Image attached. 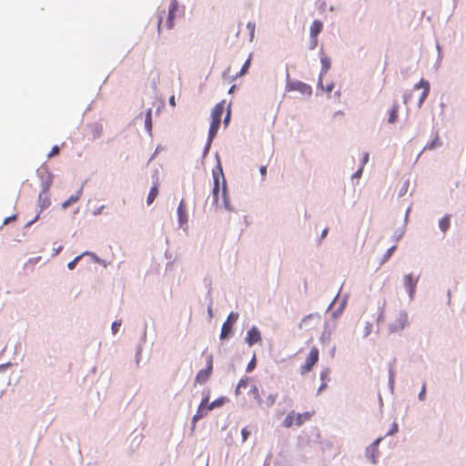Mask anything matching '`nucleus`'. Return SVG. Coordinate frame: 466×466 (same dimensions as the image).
<instances>
[{"label": "nucleus", "mask_w": 466, "mask_h": 466, "mask_svg": "<svg viewBox=\"0 0 466 466\" xmlns=\"http://www.w3.org/2000/svg\"><path fill=\"white\" fill-rule=\"evenodd\" d=\"M249 66H250V58H248V59L244 63V65L242 66V67H241V69H240L239 73H238L236 76H244V75L247 73V71H248V69Z\"/></svg>", "instance_id": "bb28decb"}, {"label": "nucleus", "mask_w": 466, "mask_h": 466, "mask_svg": "<svg viewBox=\"0 0 466 466\" xmlns=\"http://www.w3.org/2000/svg\"><path fill=\"white\" fill-rule=\"evenodd\" d=\"M295 425V412H289L283 420L285 428H290Z\"/></svg>", "instance_id": "5701e85b"}, {"label": "nucleus", "mask_w": 466, "mask_h": 466, "mask_svg": "<svg viewBox=\"0 0 466 466\" xmlns=\"http://www.w3.org/2000/svg\"><path fill=\"white\" fill-rule=\"evenodd\" d=\"M327 233H328V228H325V229L322 231L321 238H325V237H326V235H327Z\"/></svg>", "instance_id": "09e8293b"}, {"label": "nucleus", "mask_w": 466, "mask_h": 466, "mask_svg": "<svg viewBox=\"0 0 466 466\" xmlns=\"http://www.w3.org/2000/svg\"><path fill=\"white\" fill-rule=\"evenodd\" d=\"M450 225H451V220H450L449 216L443 217L439 222V227H440L441 230L443 232H446L449 229Z\"/></svg>", "instance_id": "b1692460"}, {"label": "nucleus", "mask_w": 466, "mask_h": 466, "mask_svg": "<svg viewBox=\"0 0 466 466\" xmlns=\"http://www.w3.org/2000/svg\"><path fill=\"white\" fill-rule=\"evenodd\" d=\"M259 171H260L261 176L265 177L267 174V167L266 166L260 167Z\"/></svg>", "instance_id": "c03bdc74"}, {"label": "nucleus", "mask_w": 466, "mask_h": 466, "mask_svg": "<svg viewBox=\"0 0 466 466\" xmlns=\"http://www.w3.org/2000/svg\"><path fill=\"white\" fill-rule=\"evenodd\" d=\"M404 286L409 290L411 297L418 282V278H414L412 274H407L403 278Z\"/></svg>", "instance_id": "ddd939ff"}, {"label": "nucleus", "mask_w": 466, "mask_h": 466, "mask_svg": "<svg viewBox=\"0 0 466 466\" xmlns=\"http://www.w3.org/2000/svg\"><path fill=\"white\" fill-rule=\"evenodd\" d=\"M441 146V141L438 136H436L429 144L424 147V150H433Z\"/></svg>", "instance_id": "412c9836"}, {"label": "nucleus", "mask_w": 466, "mask_h": 466, "mask_svg": "<svg viewBox=\"0 0 466 466\" xmlns=\"http://www.w3.org/2000/svg\"><path fill=\"white\" fill-rule=\"evenodd\" d=\"M4 366H0V370L3 369Z\"/></svg>", "instance_id": "6e6d98bb"}, {"label": "nucleus", "mask_w": 466, "mask_h": 466, "mask_svg": "<svg viewBox=\"0 0 466 466\" xmlns=\"http://www.w3.org/2000/svg\"><path fill=\"white\" fill-rule=\"evenodd\" d=\"M60 152V148L58 146H54L51 149V151L48 153L47 157L51 158L56 155H58Z\"/></svg>", "instance_id": "7c9ffc66"}, {"label": "nucleus", "mask_w": 466, "mask_h": 466, "mask_svg": "<svg viewBox=\"0 0 466 466\" xmlns=\"http://www.w3.org/2000/svg\"><path fill=\"white\" fill-rule=\"evenodd\" d=\"M323 27L322 22L314 20L310 25V37H311V49L315 48L318 45V35L321 32Z\"/></svg>", "instance_id": "1a4fd4ad"}, {"label": "nucleus", "mask_w": 466, "mask_h": 466, "mask_svg": "<svg viewBox=\"0 0 466 466\" xmlns=\"http://www.w3.org/2000/svg\"><path fill=\"white\" fill-rule=\"evenodd\" d=\"M246 342L248 344V346H253L254 344L258 343L261 340V334L258 328L252 327L247 333Z\"/></svg>", "instance_id": "9d476101"}, {"label": "nucleus", "mask_w": 466, "mask_h": 466, "mask_svg": "<svg viewBox=\"0 0 466 466\" xmlns=\"http://www.w3.org/2000/svg\"><path fill=\"white\" fill-rule=\"evenodd\" d=\"M81 194L82 190L79 189L76 195L71 196L67 200L62 203V208L66 209L72 204L76 203L79 200Z\"/></svg>", "instance_id": "a211bd4d"}, {"label": "nucleus", "mask_w": 466, "mask_h": 466, "mask_svg": "<svg viewBox=\"0 0 466 466\" xmlns=\"http://www.w3.org/2000/svg\"><path fill=\"white\" fill-rule=\"evenodd\" d=\"M178 9V2L177 0H172L169 7H168V15L166 21L165 26L167 29H171L174 26V19L176 17L177 12Z\"/></svg>", "instance_id": "6e6552de"}, {"label": "nucleus", "mask_w": 466, "mask_h": 466, "mask_svg": "<svg viewBox=\"0 0 466 466\" xmlns=\"http://www.w3.org/2000/svg\"><path fill=\"white\" fill-rule=\"evenodd\" d=\"M213 370V357L208 355L207 359V368L200 370L196 376V382L203 384L210 377Z\"/></svg>", "instance_id": "423d86ee"}, {"label": "nucleus", "mask_w": 466, "mask_h": 466, "mask_svg": "<svg viewBox=\"0 0 466 466\" xmlns=\"http://www.w3.org/2000/svg\"><path fill=\"white\" fill-rule=\"evenodd\" d=\"M145 126L147 131H151L152 129V109H147L146 113V118H145Z\"/></svg>", "instance_id": "393cba45"}, {"label": "nucleus", "mask_w": 466, "mask_h": 466, "mask_svg": "<svg viewBox=\"0 0 466 466\" xmlns=\"http://www.w3.org/2000/svg\"><path fill=\"white\" fill-rule=\"evenodd\" d=\"M208 398L206 397L205 399L202 400L196 414L193 416V425H195V423L202 419L203 417H205L207 414H208V411H209L210 410H207V407H208Z\"/></svg>", "instance_id": "f8f14e48"}, {"label": "nucleus", "mask_w": 466, "mask_h": 466, "mask_svg": "<svg viewBox=\"0 0 466 466\" xmlns=\"http://www.w3.org/2000/svg\"><path fill=\"white\" fill-rule=\"evenodd\" d=\"M314 414V411H306L302 413H295V425L301 426L306 421L309 420Z\"/></svg>", "instance_id": "2eb2a0df"}, {"label": "nucleus", "mask_w": 466, "mask_h": 466, "mask_svg": "<svg viewBox=\"0 0 466 466\" xmlns=\"http://www.w3.org/2000/svg\"><path fill=\"white\" fill-rule=\"evenodd\" d=\"M408 323L409 320L407 313L403 310H396L391 314L389 319V331L390 333L400 332L405 329Z\"/></svg>", "instance_id": "20e7f679"}, {"label": "nucleus", "mask_w": 466, "mask_h": 466, "mask_svg": "<svg viewBox=\"0 0 466 466\" xmlns=\"http://www.w3.org/2000/svg\"><path fill=\"white\" fill-rule=\"evenodd\" d=\"M241 435L243 438V441H245L248 439V437L249 436V431L246 428H244L241 431Z\"/></svg>", "instance_id": "58836bf2"}, {"label": "nucleus", "mask_w": 466, "mask_h": 466, "mask_svg": "<svg viewBox=\"0 0 466 466\" xmlns=\"http://www.w3.org/2000/svg\"><path fill=\"white\" fill-rule=\"evenodd\" d=\"M384 319H385L384 312H383V310H381V312L379 314V316L377 318V322L380 323V322L383 321Z\"/></svg>", "instance_id": "a19ab883"}, {"label": "nucleus", "mask_w": 466, "mask_h": 466, "mask_svg": "<svg viewBox=\"0 0 466 466\" xmlns=\"http://www.w3.org/2000/svg\"><path fill=\"white\" fill-rule=\"evenodd\" d=\"M319 359V349L317 347H312L307 359H306L305 363L303 365H301V367H300V374L306 375L309 372H310L313 370L314 366L318 363Z\"/></svg>", "instance_id": "39448f33"}, {"label": "nucleus", "mask_w": 466, "mask_h": 466, "mask_svg": "<svg viewBox=\"0 0 466 466\" xmlns=\"http://www.w3.org/2000/svg\"><path fill=\"white\" fill-rule=\"evenodd\" d=\"M425 394H426V385L424 384V385L422 386V389H421V390H420V394H419V399H420V400H424V399H425Z\"/></svg>", "instance_id": "e433bc0d"}, {"label": "nucleus", "mask_w": 466, "mask_h": 466, "mask_svg": "<svg viewBox=\"0 0 466 466\" xmlns=\"http://www.w3.org/2000/svg\"><path fill=\"white\" fill-rule=\"evenodd\" d=\"M329 373H330L329 369L323 370L320 372V380H321V381H326V382L329 381Z\"/></svg>", "instance_id": "cd10ccee"}, {"label": "nucleus", "mask_w": 466, "mask_h": 466, "mask_svg": "<svg viewBox=\"0 0 466 466\" xmlns=\"http://www.w3.org/2000/svg\"><path fill=\"white\" fill-rule=\"evenodd\" d=\"M372 328H373L372 324L370 322H367L363 329V336L364 337L369 336L372 332Z\"/></svg>", "instance_id": "c756f323"}, {"label": "nucleus", "mask_w": 466, "mask_h": 466, "mask_svg": "<svg viewBox=\"0 0 466 466\" xmlns=\"http://www.w3.org/2000/svg\"><path fill=\"white\" fill-rule=\"evenodd\" d=\"M232 329L231 323H228V321H225L221 328V333H220V339H223L230 334Z\"/></svg>", "instance_id": "4be33fe9"}, {"label": "nucleus", "mask_w": 466, "mask_h": 466, "mask_svg": "<svg viewBox=\"0 0 466 466\" xmlns=\"http://www.w3.org/2000/svg\"><path fill=\"white\" fill-rule=\"evenodd\" d=\"M15 218V217H10L5 219L4 224H7L11 219Z\"/></svg>", "instance_id": "8fccbe9b"}, {"label": "nucleus", "mask_w": 466, "mask_h": 466, "mask_svg": "<svg viewBox=\"0 0 466 466\" xmlns=\"http://www.w3.org/2000/svg\"><path fill=\"white\" fill-rule=\"evenodd\" d=\"M238 319V313H235V312H231L228 317V319L226 321H228V323H231V325Z\"/></svg>", "instance_id": "473e14b6"}, {"label": "nucleus", "mask_w": 466, "mask_h": 466, "mask_svg": "<svg viewBox=\"0 0 466 466\" xmlns=\"http://www.w3.org/2000/svg\"><path fill=\"white\" fill-rule=\"evenodd\" d=\"M361 171H362V168H360L356 174H355V177H359L360 174H361Z\"/></svg>", "instance_id": "3c124183"}, {"label": "nucleus", "mask_w": 466, "mask_h": 466, "mask_svg": "<svg viewBox=\"0 0 466 466\" xmlns=\"http://www.w3.org/2000/svg\"><path fill=\"white\" fill-rule=\"evenodd\" d=\"M422 88V93L419 99V106H421L422 103L430 93V83L427 80L421 79L418 84L414 86V89Z\"/></svg>", "instance_id": "9b49d317"}, {"label": "nucleus", "mask_w": 466, "mask_h": 466, "mask_svg": "<svg viewBox=\"0 0 466 466\" xmlns=\"http://www.w3.org/2000/svg\"><path fill=\"white\" fill-rule=\"evenodd\" d=\"M224 403L222 399H218L211 402L210 404H208L207 410H213L215 407L221 406Z\"/></svg>", "instance_id": "c85d7f7f"}, {"label": "nucleus", "mask_w": 466, "mask_h": 466, "mask_svg": "<svg viewBox=\"0 0 466 466\" xmlns=\"http://www.w3.org/2000/svg\"><path fill=\"white\" fill-rule=\"evenodd\" d=\"M120 325H121L120 322H116V321L113 322V324H112V331H113L114 334H116L118 331V329H119Z\"/></svg>", "instance_id": "4c0bfd02"}, {"label": "nucleus", "mask_w": 466, "mask_h": 466, "mask_svg": "<svg viewBox=\"0 0 466 466\" xmlns=\"http://www.w3.org/2000/svg\"><path fill=\"white\" fill-rule=\"evenodd\" d=\"M398 113H399V105L394 104L390 111L388 123H390V124L395 123L398 118Z\"/></svg>", "instance_id": "6ab92c4d"}, {"label": "nucleus", "mask_w": 466, "mask_h": 466, "mask_svg": "<svg viewBox=\"0 0 466 466\" xmlns=\"http://www.w3.org/2000/svg\"><path fill=\"white\" fill-rule=\"evenodd\" d=\"M222 179V198H223V205L225 208L230 210L231 207L229 204V201L227 198V186H226V180L223 175L221 165L218 163L217 167L213 169V180H214V187L212 190L213 195V202L215 204L218 203V194H219V180Z\"/></svg>", "instance_id": "f257e3e1"}, {"label": "nucleus", "mask_w": 466, "mask_h": 466, "mask_svg": "<svg viewBox=\"0 0 466 466\" xmlns=\"http://www.w3.org/2000/svg\"><path fill=\"white\" fill-rule=\"evenodd\" d=\"M177 216L180 225H184L187 222V206L184 200H181L177 208Z\"/></svg>", "instance_id": "4468645a"}, {"label": "nucleus", "mask_w": 466, "mask_h": 466, "mask_svg": "<svg viewBox=\"0 0 466 466\" xmlns=\"http://www.w3.org/2000/svg\"><path fill=\"white\" fill-rule=\"evenodd\" d=\"M252 365H253V364H252V362H250V363L248 364V370H250L252 369V367H253Z\"/></svg>", "instance_id": "864d4df0"}, {"label": "nucleus", "mask_w": 466, "mask_h": 466, "mask_svg": "<svg viewBox=\"0 0 466 466\" xmlns=\"http://www.w3.org/2000/svg\"><path fill=\"white\" fill-rule=\"evenodd\" d=\"M162 23H163V17L159 16L158 17V21H157V30H158V33H160V31H161Z\"/></svg>", "instance_id": "79ce46f5"}, {"label": "nucleus", "mask_w": 466, "mask_h": 466, "mask_svg": "<svg viewBox=\"0 0 466 466\" xmlns=\"http://www.w3.org/2000/svg\"><path fill=\"white\" fill-rule=\"evenodd\" d=\"M380 440H381V438L377 439V440L373 442V444H372V445H373V447H376V446L380 443Z\"/></svg>", "instance_id": "de8ad7c7"}, {"label": "nucleus", "mask_w": 466, "mask_h": 466, "mask_svg": "<svg viewBox=\"0 0 466 466\" xmlns=\"http://www.w3.org/2000/svg\"><path fill=\"white\" fill-rule=\"evenodd\" d=\"M320 321L319 314H309L299 323L300 329H313Z\"/></svg>", "instance_id": "0eeeda50"}, {"label": "nucleus", "mask_w": 466, "mask_h": 466, "mask_svg": "<svg viewBox=\"0 0 466 466\" xmlns=\"http://www.w3.org/2000/svg\"><path fill=\"white\" fill-rule=\"evenodd\" d=\"M292 88L299 91L301 94L306 96H310L312 94L311 87L309 85L302 82L294 83L292 85Z\"/></svg>", "instance_id": "dca6fc26"}, {"label": "nucleus", "mask_w": 466, "mask_h": 466, "mask_svg": "<svg viewBox=\"0 0 466 466\" xmlns=\"http://www.w3.org/2000/svg\"><path fill=\"white\" fill-rule=\"evenodd\" d=\"M159 192V183L157 181L151 187L147 198V204L150 205L156 199Z\"/></svg>", "instance_id": "f3484780"}, {"label": "nucleus", "mask_w": 466, "mask_h": 466, "mask_svg": "<svg viewBox=\"0 0 466 466\" xmlns=\"http://www.w3.org/2000/svg\"><path fill=\"white\" fill-rule=\"evenodd\" d=\"M398 430H399L398 424L396 422H393L390 430L389 431V432L387 434L391 435V434L397 432Z\"/></svg>", "instance_id": "f704fd0d"}, {"label": "nucleus", "mask_w": 466, "mask_h": 466, "mask_svg": "<svg viewBox=\"0 0 466 466\" xmlns=\"http://www.w3.org/2000/svg\"><path fill=\"white\" fill-rule=\"evenodd\" d=\"M225 110V102L222 101L215 105L211 111V123L208 130V140L216 137L221 123V117Z\"/></svg>", "instance_id": "7ed1b4c3"}, {"label": "nucleus", "mask_w": 466, "mask_h": 466, "mask_svg": "<svg viewBox=\"0 0 466 466\" xmlns=\"http://www.w3.org/2000/svg\"><path fill=\"white\" fill-rule=\"evenodd\" d=\"M248 28L250 30V40L253 38L254 31H255V24L249 22L247 25Z\"/></svg>", "instance_id": "c9c22d12"}, {"label": "nucleus", "mask_w": 466, "mask_h": 466, "mask_svg": "<svg viewBox=\"0 0 466 466\" xmlns=\"http://www.w3.org/2000/svg\"><path fill=\"white\" fill-rule=\"evenodd\" d=\"M229 119H230V112L228 111L224 119L225 126H228Z\"/></svg>", "instance_id": "a18cd8bd"}, {"label": "nucleus", "mask_w": 466, "mask_h": 466, "mask_svg": "<svg viewBox=\"0 0 466 466\" xmlns=\"http://www.w3.org/2000/svg\"><path fill=\"white\" fill-rule=\"evenodd\" d=\"M368 159H369V154H368V153H366V154L364 155V157H363V164L367 163Z\"/></svg>", "instance_id": "49530a36"}, {"label": "nucleus", "mask_w": 466, "mask_h": 466, "mask_svg": "<svg viewBox=\"0 0 466 466\" xmlns=\"http://www.w3.org/2000/svg\"><path fill=\"white\" fill-rule=\"evenodd\" d=\"M328 387V382L326 381H322L319 388V392H321L322 390H324L326 388Z\"/></svg>", "instance_id": "ea45409f"}, {"label": "nucleus", "mask_w": 466, "mask_h": 466, "mask_svg": "<svg viewBox=\"0 0 466 466\" xmlns=\"http://www.w3.org/2000/svg\"><path fill=\"white\" fill-rule=\"evenodd\" d=\"M87 254H88V252H84L83 254H81V255H79V256L76 257L72 261H70V262L67 264V268H68L69 269H71V270H72V269H74V268H76V266L77 262L81 259V258H82L83 256H85V255H87Z\"/></svg>", "instance_id": "a878e982"}, {"label": "nucleus", "mask_w": 466, "mask_h": 466, "mask_svg": "<svg viewBox=\"0 0 466 466\" xmlns=\"http://www.w3.org/2000/svg\"><path fill=\"white\" fill-rule=\"evenodd\" d=\"M250 379L248 377H245L238 382V385L235 390V394L239 395L241 393V389H246L249 384Z\"/></svg>", "instance_id": "aec40b11"}, {"label": "nucleus", "mask_w": 466, "mask_h": 466, "mask_svg": "<svg viewBox=\"0 0 466 466\" xmlns=\"http://www.w3.org/2000/svg\"><path fill=\"white\" fill-rule=\"evenodd\" d=\"M332 88H333V86H329L327 87V91H328V92H330V91L332 90Z\"/></svg>", "instance_id": "603ef678"}, {"label": "nucleus", "mask_w": 466, "mask_h": 466, "mask_svg": "<svg viewBox=\"0 0 466 466\" xmlns=\"http://www.w3.org/2000/svg\"><path fill=\"white\" fill-rule=\"evenodd\" d=\"M321 63H322V66H323V71L324 72H327L330 66V62L329 60L328 57H322L321 58Z\"/></svg>", "instance_id": "2f4dec72"}, {"label": "nucleus", "mask_w": 466, "mask_h": 466, "mask_svg": "<svg viewBox=\"0 0 466 466\" xmlns=\"http://www.w3.org/2000/svg\"><path fill=\"white\" fill-rule=\"evenodd\" d=\"M395 249H396V246H392L391 248H390L387 250L386 254L384 255L383 261L388 260V259L390 258V256L393 254V252L395 251Z\"/></svg>", "instance_id": "72a5a7b5"}, {"label": "nucleus", "mask_w": 466, "mask_h": 466, "mask_svg": "<svg viewBox=\"0 0 466 466\" xmlns=\"http://www.w3.org/2000/svg\"><path fill=\"white\" fill-rule=\"evenodd\" d=\"M61 250V247L58 248V249L56 251V254H57Z\"/></svg>", "instance_id": "5fc2aeb1"}, {"label": "nucleus", "mask_w": 466, "mask_h": 466, "mask_svg": "<svg viewBox=\"0 0 466 466\" xmlns=\"http://www.w3.org/2000/svg\"><path fill=\"white\" fill-rule=\"evenodd\" d=\"M169 105L172 106V107H175L176 106V99H175V96H171L169 97Z\"/></svg>", "instance_id": "37998d69"}, {"label": "nucleus", "mask_w": 466, "mask_h": 466, "mask_svg": "<svg viewBox=\"0 0 466 466\" xmlns=\"http://www.w3.org/2000/svg\"><path fill=\"white\" fill-rule=\"evenodd\" d=\"M248 394L253 397V399L257 401V404L262 409L271 408L276 403L278 399L277 392H270L268 394L262 392V396L258 387L255 384L250 386Z\"/></svg>", "instance_id": "f03ea898"}]
</instances>
